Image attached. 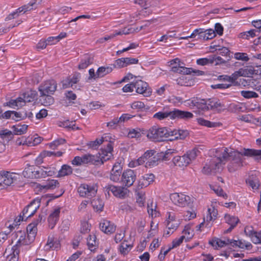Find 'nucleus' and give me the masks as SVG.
Masks as SVG:
<instances>
[{"instance_id": "nucleus-19", "label": "nucleus", "mask_w": 261, "mask_h": 261, "mask_svg": "<svg viewBox=\"0 0 261 261\" xmlns=\"http://www.w3.org/2000/svg\"><path fill=\"white\" fill-rule=\"evenodd\" d=\"M207 105L209 106L210 110L221 112L225 109L224 105L216 98L208 99Z\"/></svg>"}, {"instance_id": "nucleus-28", "label": "nucleus", "mask_w": 261, "mask_h": 261, "mask_svg": "<svg viewBox=\"0 0 261 261\" xmlns=\"http://www.w3.org/2000/svg\"><path fill=\"white\" fill-rule=\"evenodd\" d=\"M0 178L6 179H16L20 178V175L16 172L2 170L0 172Z\"/></svg>"}, {"instance_id": "nucleus-8", "label": "nucleus", "mask_w": 261, "mask_h": 261, "mask_svg": "<svg viewBox=\"0 0 261 261\" xmlns=\"http://www.w3.org/2000/svg\"><path fill=\"white\" fill-rule=\"evenodd\" d=\"M54 171L44 168L37 171H33L32 168H28L23 171V175L26 178H43L51 176L54 174Z\"/></svg>"}, {"instance_id": "nucleus-46", "label": "nucleus", "mask_w": 261, "mask_h": 261, "mask_svg": "<svg viewBox=\"0 0 261 261\" xmlns=\"http://www.w3.org/2000/svg\"><path fill=\"white\" fill-rule=\"evenodd\" d=\"M132 246L128 244L125 241H124L121 244L120 247V251L121 254L125 255L130 250Z\"/></svg>"}, {"instance_id": "nucleus-18", "label": "nucleus", "mask_w": 261, "mask_h": 261, "mask_svg": "<svg viewBox=\"0 0 261 261\" xmlns=\"http://www.w3.org/2000/svg\"><path fill=\"white\" fill-rule=\"evenodd\" d=\"M134 84L137 93L143 94L145 96L149 95L150 92L147 91L148 84L147 83L138 80L134 82Z\"/></svg>"}, {"instance_id": "nucleus-40", "label": "nucleus", "mask_w": 261, "mask_h": 261, "mask_svg": "<svg viewBox=\"0 0 261 261\" xmlns=\"http://www.w3.org/2000/svg\"><path fill=\"white\" fill-rule=\"evenodd\" d=\"M92 63V59L89 56H87L81 60L80 64L79 65V68L80 69L86 68Z\"/></svg>"}, {"instance_id": "nucleus-10", "label": "nucleus", "mask_w": 261, "mask_h": 261, "mask_svg": "<svg viewBox=\"0 0 261 261\" xmlns=\"http://www.w3.org/2000/svg\"><path fill=\"white\" fill-rule=\"evenodd\" d=\"M57 84L54 80L44 82L38 88L40 94H53L57 89Z\"/></svg>"}, {"instance_id": "nucleus-22", "label": "nucleus", "mask_w": 261, "mask_h": 261, "mask_svg": "<svg viewBox=\"0 0 261 261\" xmlns=\"http://www.w3.org/2000/svg\"><path fill=\"white\" fill-rule=\"evenodd\" d=\"M219 163V161L217 160L216 154H215V158H214L210 165H206L203 167L202 169V172L205 174H208L211 173H216L219 172L220 170H218V166H216L215 164Z\"/></svg>"}, {"instance_id": "nucleus-4", "label": "nucleus", "mask_w": 261, "mask_h": 261, "mask_svg": "<svg viewBox=\"0 0 261 261\" xmlns=\"http://www.w3.org/2000/svg\"><path fill=\"white\" fill-rule=\"evenodd\" d=\"M210 244L216 249L226 245H230L234 248L238 247L241 249L246 248L247 249H250L251 247V244L249 242H246L242 240L237 241L228 239L221 240L218 238H215L210 241Z\"/></svg>"}, {"instance_id": "nucleus-41", "label": "nucleus", "mask_w": 261, "mask_h": 261, "mask_svg": "<svg viewBox=\"0 0 261 261\" xmlns=\"http://www.w3.org/2000/svg\"><path fill=\"white\" fill-rule=\"evenodd\" d=\"M225 222L231 226H236L239 222V219L236 217L229 215H225Z\"/></svg>"}, {"instance_id": "nucleus-42", "label": "nucleus", "mask_w": 261, "mask_h": 261, "mask_svg": "<svg viewBox=\"0 0 261 261\" xmlns=\"http://www.w3.org/2000/svg\"><path fill=\"white\" fill-rule=\"evenodd\" d=\"M238 70L241 76H250L253 74V70L252 67L241 68Z\"/></svg>"}, {"instance_id": "nucleus-36", "label": "nucleus", "mask_w": 261, "mask_h": 261, "mask_svg": "<svg viewBox=\"0 0 261 261\" xmlns=\"http://www.w3.org/2000/svg\"><path fill=\"white\" fill-rule=\"evenodd\" d=\"M134 3L139 5L144 9H147L149 7H155L158 3L156 1L155 2V4L151 2L148 3L145 0H134Z\"/></svg>"}, {"instance_id": "nucleus-44", "label": "nucleus", "mask_w": 261, "mask_h": 261, "mask_svg": "<svg viewBox=\"0 0 261 261\" xmlns=\"http://www.w3.org/2000/svg\"><path fill=\"white\" fill-rule=\"evenodd\" d=\"M241 94L243 97L247 99L256 98L258 97L257 93L252 91L243 90L241 91Z\"/></svg>"}, {"instance_id": "nucleus-31", "label": "nucleus", "mask_w": 261, "mask_h": 261, "mask_svg": "<svg viewBox=\"0 0 261 261\" xmlns=\"http://www.w3.org/2000/svg\"><path fill=\"white\" fill-rule=\"evenodd\" d=\"M113 70V68L110 66H101L98 68L97 70V75L98 77H102L107 74L111 73Z\"/></svg>"}, {"instance_id": "nucleus-49", "label": "nucleus", "mask_w": 261, "mask_h": 261, "mask_svg": "<svg viewBox=\"0 0 261 261\" xmlns=\"http://www.w3.org/2000/svg\"><path fill=\"white\" fill-rule=\"evenodd\" d=\"M256 32H259L255 30H251L250 31L242 33L241 36L244 39H249L250 38H253L256 36Z\"/></svg>"}, {"instance_id": "nucleus-5", "label": "nucleus", "mask_w": 261, "mask_h": 261, "mask_svg": "<svg viewBox=\"0 0 261 261\" xmlns=\"http://www.w3.org/2000/svg\"><path fill=\"white\" fill-rule=\"evenodd\" d=\"M37 96L35 91L30 90L24 93L22 96L16 99H11L8 102V105L13 108H19L23 106L27 102L34 101Z\"/></svg>"}, {"instance_id": "nucleus-53", "label": "nucleus", "mask_w": 261, "mask_h": 261, "mask_svg": "<svg viewBox=\"0 0 261 261\" xmlns=\"http://www.w3.org/2000/svg\"><path fill=\"white\" fill-rule=\"evenodd\" d=\"M250 239L254 244L261 243V232L255 231V233H253V234Z\"/></svg>"}, {"instance_id": "nucleus-34", "label": "nucleus", "mask_w": 261, "mask_h": 261, "mask_svg": "<svg viewBox=\"0 0 261 261\" xmlns=\"http://www.w3.org/2000/svg\"><path fill=\"white\" fill-rule=\"evenodd\" d=\"M51 94H47V95H41L40 94V96L41 97L40 100L42 101V103L43 105L50 106L52 105L54 102V99L53 97L51 96Z\"/></svg>"}, {"instance_id": "nucleus-25", "label": "nucleus", "mask_w": 261, "mask_h": 261, "mask_svg": "<svg viewBox=\"0 0 261 261\" xmlns=\"http://www.w3.org/2000/svg\"><path fill=\"white\" fill-rule=\"evenodd\" d=\"M188 104L190 107H196L198 109L203 111L210 110L209 106L207 105V100H202L200 102L196 100H189Z\"/></svg>"}, {"instance_id": "nucleus-24", "label": "nucleus", "mask_w": 261, "mask_h": 261, "mask_svg": "<svg viewBox=\"0 0 261 261\" xmlns=\"http://www.w3.org/2000/svg\"><path fill=\"white\" fill-rule=\"evenodd\" d=\"M99 226L101 230L106 233H112L116 229L114 224L106 220L100 222Z\"/></svg>"}, {"instance_id": "nucleus-9", "label": "nucleus", "mask_w": 261, "mask_h": 261, "mask_svg": "<svg viewBox=\"0 0 261 261\" xmlns=\"http://www.w3.org/2000/svg\"><path fill=\"white\" fill-rule=\"evenodd\" d=\"M170 198L174 204L180 207L189 205L193 202L192 199L190 196L182 193L171 194Z\"/></svg>"}, {"instance_id": "nucleus-33", "label": "nucleus", "mask_w": 261, "mask_h": 261, "mask_svg": "<svg viewBox=\"0 0 261 261\" xmlns=\"http://www.w3.org/2000/svg\"><path fill=\"white\" fill-rule=\"evenodd\" d=\"M182 234L181 236L184 237V240H185L186 241H188L191 240L194 235L193 230L189 226L185 227L182 231Z\"/></svg>"}, {"instance_id": "nucleus-13", "label": "nucleus", "mask_w": 261, "mask_h": 261, "mask_svg": "<svg viewBox=\"0 0 261 261\" xmlns=\"http://www.w3.org/2000/svg\"><path fill=\"white\" fill-rule=\"evenodd\" d=\"M97 191V186L96 184L88 185L81 184L78 188V192L81 196H89L94 195Z\"/></svg>"}, {"instance_id": "nucleus-35", "label": "nucleus", "mask_w": 261, "mask_h": 261, "mask_svg": "<svg viewBox=\"0 0 261 261\" xmlns=\"http://www.w3.org/2000/svg\"><path fill=\"white\" fill-rule=\"evenodd\" d=\"M72 172V168L70 166L64 165L62 166V168L59 170L58 177H63L69 175Z\"/></svg>"}, {"instance_id": "nucleus-23", "label": "nucleus", "mask_w": 261, "mask_h": 261, "mask_svg": "<svg viewBox=\"0 0 261 261\" xmlns=\"http://www.w3.org/2000/svg\"><path fill=\"white\" fill-rule=\"evenodd\" d=\"M16 238H18L16 244L14 246H17L18 249V247L21 245H28L31 243H29V236H26L24 231H19L15 234Z\"/></svg>"}, {"instance_id": "nucleus-54", "label": "nucleus", "mask_w": 261, "mask_h": 261, "mask_svg": "<svg viewBox=\"0 0 261 261\" xmlns=\"http://www.w3.org/2000/svg\"><path fill=\"white\" fill-rule=\"evenodd\" d=\"M113 67L116 68H122L125 67V65L124 61V58H121L116 60L113 64Z\"/></svg>"}, {"instance_id": "nucleus-7", "label": "nucleus", "mask_w": 261, "mask_h": 261, "mask_svg": "<svg viewBox=\"0 0 261 261\" xmlns=\"http://www.w3.org/2000/svg\"><path fill=\"white\" fill-rule=\"evenodd\" d=\"M146 136L153 141H162L169 137V133L164 127L153 126L147 130Z\"/></svg>"}, {"instance_id": "nucleus-29", "label": "nucleus", "mask_w": 261, "mask_h": 261, "mask_svg": "<svg viewBox=\"0 0 261 261\" xmlns=\"http://www.w3.org/2000/svg\"><path fill=\"white\" fill-rule=\"evenodd\" d=\"M59 246V242L57 240H55L54 237H49L47 243L44 247V249L46 251H49L50 250H54Z\"/></svg>"}, {"instance_id": "nucleus-37", "label": "nucleus", "mask_w": 261, "mask_h": 261, "mask_svg": "<svg viewBox=\"0 0 261 261\" xmlns=\"http://www.w3.org/2000/svg\"><path fill=\"white\" fill-rule=\"evenodd\" d=\"M19 180H0V190L10 186H18L17 181Z\"/></svg>"}, {"instance_id": "nucleus-64", "label": "nucleus", "mask_w": 261, "mask_h": 261, "mask_svg": "<svg viewBox=\"0 0 261 261\" xmlns=\"http://www.w3.org/2000/svg\"><path fill=\"white\" fill-rule=\"evenodd\" d=\"M246 184L250 186L252 189L256 190L258 188L259 184L257 180H246Z\"/></svg>"}, {"instance_id": "nucleus-17", "label": "nucleus", "mask_w": 261, "mask_h": 261, "mask_svg": "<svg viewBox=\"0 0 261 261\" xmlns=\"http://www.w3.org/2000/svg\"><path fill=\"white\" fill-rule=\"evenodd\" d=\"M109 188L114 195L117 197L124 198L128 196L129 190L123 186H111Z\"/></svg>"}, {"instance_id": "nucleus-58", "label": "nucleus", "mask_w": 261, "mask_h": 261, "mask_svg": "<svg viewBox=\"0 0 261 261\" xmlns=\"http://www.w3.org/2000/svg\"><path fill=\"white\" fill-rule=\"evenodd\" d=\"M128 136L129 138H139L141 136V133L140 131L138 129H130L128 133Z\"/></svg>"}, {"instance_id": "nucleus-38", "label": "nucleus", "mask_w": 261, "mask_h": 261, "mask_svg": "<svg viewBox=\"0 0 261 261\" xmlns=\"http://www.w3.org/2000/svg\"><path fill=\"white\" fill-rule=\"evenodd\" d=\"M192 69L183 66L174 67L172 68V71L184 74H189L191 72Z\"/></svg>"}, {"instance_id": "nucleus-59", "label": "nucleus", "mask_w": 261, "mask_h": 261, "mask_svg": "<svg viewBox=\"0 0 261 261\" xmlns=\"http://www.w3.org/2000/svg\"><path fill=\"white\" fill-rule=\"evenodd\" d=\"M125 67L132 65L136 64L138 63V60L133 58H123Z\"/></svg>"}, {"instance_id": "nucleus-55", "label": "nucleus", "mask_w": 261, "mask_h": 261, "mask_svg": "<svg viewBox=\"0 0 261 261\" xmlns=\"http://www.w3.org/2000/svg\"><path fill=\"white\" fill-rule=\"evenodd\" d=\"M196 63L197 64L202 66L208 64H212V60L211 59V56H209L208 58L199 59L197 60Z\"/></svg>"}, {"instance_id": "nucleus-45", "label": "nucleus", "mask_w": 261, "mask_h": 261, "mask_svg": "<svg viewBox=\"0 0 261 261\" xmlns=\"http://www.w3.org/2000/svg\"><path fill=\"white\" fill-rule=\"evenodd\" d=\"M234 58L237 60H241L244 62H248L249 60L248 55L245 53H236L234 54Z\"/></svg>"}, {"instance_id": "nucleus-60", "label": "nucleus", "mask_w": 261, "mask_h": 261, "mask_svg": "<svg viewBox=\"0 0 261 261\" xmlns=\"http://www.w3.org/2000/svg\"><path fill=\"white\" fill-rule=\"evenodd\" d=\"M13 115H12V119L15 121H19L21 119H23L26 117L25 114H22L19 112H16L13 111Z\"/></svg>"}, {"instance_id": "nucleus-21", "label": "nucleus", "mask_w": 261, "mask_h": 261, "mask_svg": "<svg viewBox=\"0 0 261 261\" xmlns=\"http://www.w3.org/2000/svg\"><path fill=\"white\" fill-rule=\"evenodd\" d=\"M147 152H151L152 154L148 158H147L145 167L152 168L157 166L160 160L158 154H156L155 152L153 150H147Z\"/></svg>"}, {"instance_id": "nucleus-32", "label": "nucleus", "mask_w": 261, "mask_h": 261, "mask_svg": "<svg viewBox=\"0 0 261 261\" xmlns=\"http://www.w3.org/2000/svg\"><path fill=\"white\" fill-rule=\"evenodd\" d=\"M121 167L120 164H116L113 166L111 171V179H115L120 176L121 171Z\"/></svg>"}, {"instance_id": "nucleus-48", "label": "nucleus", "mask_w": 261, "mask_h": 261, "mask_svg": "<svg viewBox=\"0 0 261 261\" xmlns=\"http://www.w3.org/2000/svg\"><path fill=\"white\" fill-rule=\"evenodd\" d=\"M210 188L218 196L223 197H227L226 194L223 193V190L220 187L216 185H210Z\"/></svg>"}, {"instance_id": "nucleus-27", "label": "nucleus", "mask_w": 261, "mask_h": 261, "mask_svg": "<svg viewBox=\"0 0 261 261\" xmlns=\"http://www.w3.org/2000/svg\"><path fill=\"white\" fill-rule=\"evenodd\" d=\"M36 6V2H35V0H34L33 1L28 4V5H24L18 8L16 12H14L11 14L10 15L13 16V18H15V16L18 13H20L21 12H23L24 13L27 11H31V10H33V9L35 8Z\"/></svg>"}, {"instance_id": "nucleus-47", "label": "nucleus", "mask_w": 261, "mask_h": 261, "mask_svg": "<svg viewBox=\"0 0 261 261\" xmlns=\"http://www.w3.org/2000/svg\"><path fill=\"white\" fill-rule=\"evenodd\" d=\"M145 201V194L142 192H137L136 197V202L139 206H143Z\"/></svg>"}, {"instance_id": "nucleus-52", "label": "nucleus", "mask_w": 261, "mask_h": 261, "mask_svg": "<svg viewBox=\"0 0 261 261\" xmlns=\"http://www.w3.org/2000/svg\"><path fill=\"white\" fill-rule=\"evenodd\" d=\"M178 221H170L167 220V229L171 230V232H173L174 230L178 227Z\"/></svg>"}, {"instance_id": "nucleus-3", "label": "nucleus", "mask_w": 261, "mask_h": 261, "mask_svg": "<svg viewBox=\"0 0 261 261\" xmlns=\"http://www.w3.org/2000/svg\"><path fill=\"white\" fill-rule=\"evenodd\" d=\"M193 115L189 112L183 111L177 109H174L172 111L163 110L155 113L153 118L159 120H163L169 118L171 119H189L192 118Z\"/></svg>"}, {"instance_id": "nucleus-14", "label": "nucleus", "mask_w": 261, "mask_h": 261, "mask_svg": "<svg viewBox=\"0 0 261 261\" xmlns=\"http://www.w3.org/2000/svg\"><path fill=\"white\" fill-rule=\"evenodd\" d=\"M47 182L42 185L34 184L35 191L38 192H46L49 190H53L58 186V180H47Z\"/></svg>"}, {"instance_id": "nucleus-50", "label": "nucleus", "mask_w": 261, "mask_h": 261, "mask_svg": "<svg viewBox=\"0 0 261 261\" xmlns=\"http://www.w3.org/2000/svg\"><path fill=\"white\" fill-rule=\"evenodd\" d=\"M137 181L135 184V186L136 187V190H139L150 185V182L148 180H137Z\"/></svg>"}, {"instance_id": "nucleus-15", "label": "nucleus", "mask_w": 261, "mask_h": 261, "mask_svg": "<svg viewBox=\"0 0 261 261\" xmlns=\"http://www.w3.org/2000/svg\"><path fill=\"white\" fill-rule=\"evenodd\" d=\"M40 200L36 199L33 200L28 205L23 211V217L28 218L32 216L37 211L40 206Z\"/></svg>"}, {"instance_id": "nucleus-11", "label": "nucleus", "mask_w": 261, "mask_h": 261, "mask_svg": "<svg viewBox=\"0 0 261 261\" xmlns=\"http://www.w3.org/2000/svg\"><path fill=\"white\" fill-rule=\"evenodd\" d=\"M44 219L41 215H39L38 219L35 221L30 224L27 227V235L29 236V243H32L35 238L37 231V226L44 221Z\"/></svg>"}, {"instance_id": "nucleus-30", "label": "nucleus", "mask_w": 261, "mask_h": 261, "mask_svg": "<svg viewBox=\"0 0 261 261\" xmlns=\"http://www.w3.org/2000/svg\"><path fill=\"white\" fill-rule=\"evenodd\" d=\"M198 123L202 126L207 127H216L221 125L220 122H211L207 120H205L202 118H199L197 119Z\"/></svg>"}, {"instance_id": "nucleus-61", "label": "nucleus", "mask_w": 261, "mask_h": 261, "mask_svg": "<svg viewBox=\"0 0 261 261\" xmlns=\"http://www.w3.org/2000/svg\"><path fill=\"white\" fill-rule=\"evenodd\" d=\"M13 135V132L7 129H3L0 130V136L2 138H5V137H11Z\"/></svg>"}, {"instance_id": "nucleus-39", "label": "nucleus", "mask_w": 261, "mask_h": 261, "mask_svg": "<svg viewBox=\"0 0 261 261\" xmlns=\"http://www.w3.org/2000/svg\"><path fill=\"white\" fill-rule=\"evenodd\" d=\"M87 245L91 251L94 250L95 247L97 245L96 237L94 235H90L87 239Z\"/></svg>"}, {"instance_id": "nucleus-57", "label": "nucleus", "mask_w": 261, "mask_h": 261, "mask_svg": "<svg viewBox=\"0 0 261 261\" xmlns=\"http://www.w3.org/2000/svg\"><path fill=\"white\" fill-rule=\"evenodd\" d=\"M211 59L212 60V64H215V65L224 63L225 62V60L220 56H211Z\"/></svg>"}, {"instance_id": "nucleus-6", "label": "nucleus", "mask_w": 261, "mask_h": 261, "mask_svg": "<svg viewBox=\"0 0 261 261\" xmlns=\"http://www.w3.org/2000/svg\"><path fill=\"white\" fill-rule=\"evenodd\" d=\"M199 151L196 149L189 151L182 156H176L172 160L173 163L175 166L180 168H184L189 165L197 156Z\"/></svg>"}, {"instance_id": "nucleus-62", "label": "nucleus", "mask_w": 261, "mask_h": 261, "mask_svg": "<svg viewBox=\"0 0 261 261\" xmlns=\"http://www.w3.org/2000/svg\"><path fill=\"white\" fill-rule=\"evenodd\" d=\"M145 105L142 101H135L131 105V108L133 109H142L144 108Z\"/></svg>"}, {"instance_id": "nucleus-56", "label": "nucleus", "mask_w": 261, "mask_h": 261, "mask_svg": "<svg viewBox=\"0 0 261 261\" xmlns=\"http://www.w3.org/2000/svg\"><path fill=\"white\" fill-rule=\"evenodd\" d=\"M92 204L94 208L97 209L98 211H101L103 206V204L102 201L98 199L93 200L92 202Z\"/></svg>"}, {"instance_id": "nucleus-26", "label": "nucleus", "mask_w": 261, "mask_h": 261, "mask_svg": "<svg viewBox=\"0 0 261 261\" xmlns=\"http://www.w3.org/2000/svg\"><path fill=\"white\" fill-rule=\"evenodd\" d=\"M28 128V125L25 124L19 123L11 127L13 135H21L25 134Z\"/></svg>"}, {"instance_id": "nucleus-20", "label": "nucleus", "mask_w": 261, "mask_h": 261, "mask_svg": "<svg viewBox=\"0 0 261 261\" xmlns=\"http://www.w3.org/2000/svg\"><path fill=\"white\" fill-rule=\"evenodd\" d=\"M19 250L17 246H13L11 248L7 249L5 254L7 257V261H18Z\"/></svg>"}, {"instance_id": "nucleus-1", "label": "nucleus", "mask_w": 261, "mask_h": 261, "mask_svg": "<svg viewBox=\"0 0 261 261\" xmlns=\"http://www.w3.org/2000/svg\"><path fill=\"white\" fill-rule=\"evenodd\" d=\"M254 157L259 162L261 161V150L244 148L240 151H236L232 148L222 147L216 150V156L219 163L215 164L218 166V170H221L223 165L227 161L230 162L228 165L229 172L235 171L242 166V156Z\"/></svg>"}, {"instance_id": "nucleus-2", "label": "nucleus", "mask_w": 261, "mask_h": 261, "mask_svg": "<svg viewBox=\"0 0 261 261\" xmlns=\"http://www.w3.org/2000/svg\"><path fill=\"white\" fill-rule=\"evenodd\" d=\"M106 143L107 148H102L98 153V155L95 156L90 154L83 155L82 157L83 164L90 163L95 165H101L110 159L112 156L113 146L111 142Z\"/></svg>"}, {"instance_id": "nucleus-16", "label": "nucleus", "mask_w": 261, "mask_h": 261, "mask_svg": "<svg viewBox=\"0 0 261 261\" xmlns=\"http://www.w3.org/2000/svg\"><path fill=\"white\" fill-rule=\"evenodd\" d=\"M60 211L61 208L57 206L50 213L48 218V226L50 228L53 229L56 225L59 220Z\"/></svg>"}, {"instance_id": "nucleus-43", "label": "nucleus", "mask_w": 261, "mask_h": 261, "mask_svg": "<svg viewBox=\"0 0 261 261\" xmlns=\"http://www.w3.org/2000/svg\"><path fill=\"white\" fill-rule=\"evenodd\" d=\"M122 177L125 179H134L137 177V175L134 170L127 169L123 173Z\"/></svg>"}, {"instance_id": "nucleus-12", "label": "nucleus", "mask_w": 261, "mask_h": 261, "mask_svg": "<svg viewBox=\"0 0 261 261\" xmlns=\"http://www.w3.org/2000/svg\"><path fill=\"white\" fill-rule=\"evenodd\" d=\"M218 214L217 210L214 207H210L207 210V214L206 217H204L203 221L200 224L197 226V230H200L201 228L205 224L206 226H211V222L216 219Z\"/></svg>"}, {"instance_id": "nucleus-63", "label": "nucleus", "mask_w": 261, "mask_h": 261, "mask_svg": "<svg viewBox=\"0 0 261 261\" xmlns=\"http://www.w3.org/2000/svg\"><path fill=\"white\" fill-rule=\"evenodd\" d=\"M134 82H133L130 84H128L125 85L122 88V91L124 92H131L134 91Z\"/></svg>"}, {"instance_id": "nucleus-51", "label": "nucleus", "mask_w": 261, "mask_h": 261, "mask_svg": "<svg viewBox=\"0 0 261 261\" xmlns=\"http://www.w3.org/2000/svg\"><path fill=\"white\" fill-rule=\"evenodd\" d=\"M151 154H152L151 152L146 151L142 156L137 160L139 165H142L145 162H146L147 158H148Z\"/></svg>"}]
</instances>
